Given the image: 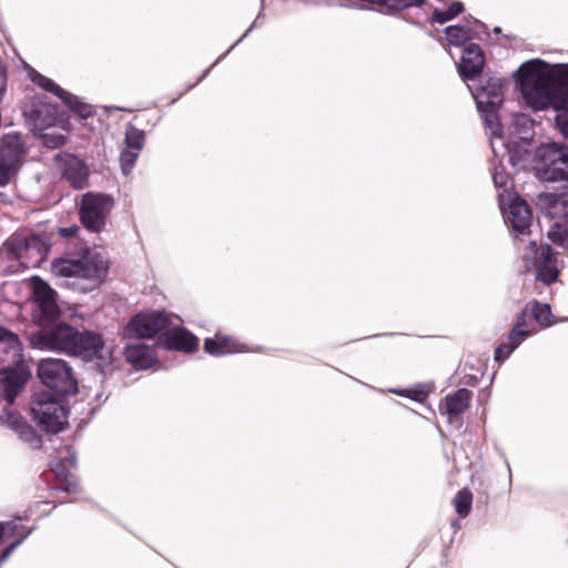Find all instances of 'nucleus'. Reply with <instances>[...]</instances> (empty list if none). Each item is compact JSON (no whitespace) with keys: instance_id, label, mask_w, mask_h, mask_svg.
Listing matches in <instances>:
<instances>
[{"instance_id":"obj_1","label":"nucleus","mask_w":568,"mask_h":568,"mask_svg":"<svg viewBox=\"0 0 568 568\" xmlns=\"http://www.w3.org/2000/svg\"><path fill=\"white\" fill-rule=\"evenodd\" d=\"M518 72L526 102L535 110L554 106L557 128L568 138V64L550 65L536 59L523 63Z\"/></svg>"},{"instance_id":"obj_2","label":"nucleus","mask_w":568,"mask_h":568,"mask_svg":"<svg viewBox=\"0 0 568 568\" xmlns=\"http://www.w3.org/2000/svg\"><path fill=\"white\" fill-rule=\"evenodd\" d=\"M32 344L41 349H51L79 356L84 361L102 358L103 339L93 332H78L64 323H50L32 336Z\"/></svg>"},{"instance_id":"obj_3","label":"nucleus","mask_w":568,"mask_h":568,"mask_svg":"<svg viewBox=\"0 0 568 568\" xmlns=\"http://www.w3.org/2000/svg\"><path fill=\"white\" fill-rule=\"evenodd\" d=\"M473 97L476 100L485 126L490 131V144L494 155L500 158V162L507 156L511 165H518L521 155L526 154L527 150L513 152L509 143L505 141L501 134L503 128L498 116V109L503 104V83L500 80H489L486 85H483L473 93Z\"/></svg>"},{"instance_id":"obj_4","label":"nucleus","mask_w":568,"mask_h":568,"mask_svg":"<svg viewBox=\"0 0 568 568\" xmlns=\"http://www.w3.org/2000/svg\"><path fill=\"white\" fill-rule=\"evenodd\" d=\"M52 273L64 278V285L80 292H89L105 276L108 266L98 256L83 255L81 258H58L52 262Z\"/></svg>"},{"instance_id":"obj_5","label":"nucleus","mask_w":568,"mask_h":568,"mask_svg":"<svg viewBox=\"0 0 568 568\" xmlns=\"http://www.w3.org/2000/svg\"><path fill=\"white\" fill-rule=\"evenodd\" d=\"M535 169L539 179L548 182H562L568 190V146L551 142L536 151Z\"/></svg>"},{"instance_id":"obj_6","label":"nucleus","mask_w":568,"mask_h":568,"mask_svg":"<svg viewBox=\"0 0 568 568\" xmlns=\"http://www.w3.org/2000/svg\"><path fill=\"white\" fill-rule=\"evenodd\" d=\"M47 247L43 241L38 235H32L24 240L12 239L6 243V247L0 252V262L8 261L3 267L0 266V273L8 275L19 272L22 267H29L30 263L27 261V255L37 253L33 264L39 263Z\"/></svg>"},{"instance_id":"obj_7","label":"nucleus","mask_w":568,"mask_h":568,"mask_svg":"<svg viewBox=\"0 0 568 568\" xmlns=\"http://www.w3.org/2000/svg\"><path fill=\"white\" fill-rule=\"evenodd\" d=\"M38 375L41 382L55 395L64 396L77 392V381L71 367L60 358H44L39 362Z\"/></svg>"},{"instance_id":"obj_8","label":"nucleus","mask_w":568,"mask_h":568,"mask_svg":"<svg viewBox=\"0 0 568 568\" xmlns=\"http://www.w3.org/2000/svg\"><path fill=\"white\" fill-rule=\"evenodd\" d=\"M31 413L38 425L48 433H59L67 424V408L49 394L37 395Z\"/></svg>"},{"instance_id":"obj_9","label":"nucleus","mask_w":568,"mask_h":568,"mask_svg":"<svg viewBox=\"0 0 568 568\" xmlns=\"http://www.w3.org/2000/svg\"><path fill=\"white\" fill-rule=\"evenodd\" d=\"M113 207L110 195L89 192L82 196L80 206V221L91 232H100Z\"/></svg>"},{"instance_id":"obj_10","label":"nucleus","mask_w":568,"mask_h":568,"mask_svg":"<svg viewBox=\"0 0 568 568\" xmlns=\"http://www.w3.org/2000/svg\"><path fill=\"white\" fill-rule=\"evenodd\" d=\"M27 149L19 133H8L0 146V186L7 185L21 165Z\"/></svg>"},{"instance_id":"obj_11","label":"nucleus","mask_w":568,"mask_h":568,"mask_svg":"<svg viewBox=\"0 0 568 568\" xmlns=\"http://www.w3.org/2000/svg\"><path fill=\"white\" fill-rule=\"evenodd\" d=\"M164 312H149L135 315L131 318L128 329L134 332L141 338H151L158 333H164L171 325V318Z\"/></svg>"},{"instance_id":"obj_12","label":"nucleus","mask_w":568,"mask_h":568,"mask_svg":"<svg viewBox=\"0 0 568 568\" xmlns=\"http://www.w3.org/2000/svg\"><path fill=\"white\" fill-rule=\"evenodd\" d=\"M33 295L38 310V320L41 326L53 323L60 310L55 301V292L42 280H33Z\"/></svg>"},{"instance_id":"obj_13","label":"nucleus","mask_w":568,"mask_h":568,"mask_svg":"<svg viewBox=\"0 0 568 568\" xmlns=\"http://www.w3.org/2000/svg\"><path fill=\"white\" fill-rule=\"evenodd\" d=\"M58 171L74 189H83L87 186L89 178V169L87 164L73 154L63 153L55 156Z\"/></svg>"},{"instance_id":"obj_14","label":"nucleus","mask_w":568,"mask_h":568,"mask_svg":"<svg viewBox=\"0 0 568 568\" xmlns=\"http://www.w3.org/2000/svg\"><path fill=\"white\" fill-rule=\"evenodd\" d=\"M31 80L33 83L41 87L43 90L48 92H52L58 98H60L64 104L70 108V110L78 113L81 118L87 119L92 115V106L81 102L78 97L67 92L61 87H59L57 83H54L51 79L42 75L39 72L32 71Z\"/></svg>"},{"instance_id":"obj_15","label":"nucleus","mask_w":568,"mask_h":568,"mask_svg":"<svg viewBox=\"0 0 568 568\" xmlns=\"http://www.w3.org/2000/svg\"><path fill=\"white\" fill-rule=\"evenodd\" d=\"M180 318L172 316L171 325L159 337V344L163 345L166 349H175L182 352H192L197 347L199 339L180 327Z\"/></svg>"},{"instance_id":"obj_16","label":"nucleus","mask_w":568,"mask_h":568,"mask_svg":"<svg viewBox=\"0 0 568 568\" xmlns=\"http://www.w3.org/2000/svg\"><path fill=\"white\" fill-rule=\"evenodd\" d=\"M22 344L17 334L0 326V363L13 365L23 357Z\"/></svg>"},{"instance_id":"obj_17","label":"nucleus","mask_w":568,"mask_h":568,"mask_svg":"<svg viewBox=\"0 0 568 568\" xmlns=\"http://www.w3.org/2000/svg\"><path fill=\"white\" fill-rule=\"evenodd\" d=\"M508 201V210L504 212L505 221L514 231L525 234L531 224V212L528 205L519 199Z\"/></svg>"},{"instance_id":"obj_18","label":"nucleus","mask_w":568,"mask_h":568,"mask_svg":"<svg viewBox=\"0 0 568 568\" xmlns=\"http://www.w3.org/2000/svg\"><path fill=\"white\" fill-rule=\"evenodd\" d=\"M485 63L484 52L477 44H469L463 53L458 71L464 79L471 80L483 71Z\"/></svg>"},{"instance_id":"obj_19","label":"nucleus","mask_w":568,"mask_h":568,"mask_svg":"<svg viewBox=\"0 0 568 568\" xmlns=\"http://www.w3.org/2000/svg\"><path fill=\"white\" fill-rule=\"evenodd\" d=\"M536 270L537 278L545 284H551L557 280L556 258L549 245H544L536 251Z\"/></svg>"},{"instance_id":"obj_20","label":"nucleus","mask_w":568,"mask_h":568,"mask_svg":"<svg viewBox=\"0 0 568 568\" xmlns=\"http://www.w3.org/2000/svg\"><path fill=\"white\" fill-rule=\"evenodd\" d=\"M474 27L468 24L449 26L445 29V33L449 44L462 47L467 41L480 38L481 32H486V26L478 20L474 21Z\"/></svg>"},{"instance_id":"obj_21","label":"nucleus","mask_w":568,"mask_h":568,"mask_svg":"<svg viewBox=\"0 0 568 568\" xmlns=\"http://www.w3.org/2000/svg\"><path fill=\"white\" fill-rule=\"evenodd\" d=\"M204 349L213 356H223L246 351L243 344L230 336L221 334H216L214 338H206L204 341Z\"/></svg>"},{"instance_id":"obj_22","label":"nucleus","mask_w":568,"mask_h":568,"mask_svg":"<svg viewBox=\"0 0 568 568\" xmlns=\"http://www.w3.org/2000/svg\"><path fill=\"white\" fill-rule=\"evenodd\" d=\"M538 205L547 215L555 220H568V200L557 194H541Z\"/></svg>"},{"instance_id":"obj_23","label":"nucleus","mask_w":568,"mask_h":568,"mask_svg":"<svg viewBox=\"0 0 568 568\" xmlns=\"http://www.w3.org/2000/svg\"><path fill=\"white\" fill-rule=\"evenodd\" d=\"M471 400V392L467 388H459L445 397V414L452 420L462 415Z\"/></svg>"},{"instance_id":"obj_24","label":"nucleus","mask_w":568,"mask_h":568,"mask_svg":"<svg viewBox=\"0 0 568 568\" xmlns=\"http://www.w3.org/2000/svg\"><path fill=\"white\" fill-rule=\"evenodd\" d=\"M126 358L138 368H149L155 362V354L152 347L136 343L126 347Z\"/></svg>"},{"instance_id":"obj_25","label":"nucleus","mask_w":568,"mask_h":568,"mask_svg":"<svg viewBox=\"0 0 568 568\" xmlns=\"http://www.w3.org/2000/svg\"><path fill=\"white\" fill-rule=\"evenodd\" d=\"M31 534V529L26 530L13 521L0 523V542L4 537L19 536V538L8 546L1 555L0 562L7 560L13 550Z\"/></svg>"},{"instance_id":"obj_26","label":"nucleus","mask_w":568,"mask_h":568,"mask_svg":"<svg viewBox=\"0 0 568 568\" xmlns=\"http://www.w3.org/2000/svg\"><path fill=\"white\" fill-rule=\"evenodd\" d=\"M22 112L38 128L50 125L54 115L51 108L43 103L24 105Z\"/></svg>"},{"instance_id":"obj_27","label":"nucleus","mask_w":568,"mask_h":568,"mask_svg":"<svg viewBox=\"0 0 568 568\" xmlns=\"http://www.w3.org/2000/svg\"><path fill=\"white\" fill-rule=\"evenodd\" d=\"M493 181L498 190L500 207L504 210L506 200H510L511 197L513 185L510 183L509 175L503 169L495 166L493 171Z\"/></svg>"},{"instance_id":"obj_28","label":"nucleus","mask_w":568,"mask_h":568,"mask_svg":"<svg viewBox=\"0 0 568 568\" xmlns=\"http://www.w3.org/2000/svg\"><path fill=\"white\" fill-rule=\"evenodd\" d=\"M452 503L458 516L465 518L471 509L473 493L467 488H463L456 494Z\"/></svg>"},{"instance_id":"obj_29","label":"nucleus","mask_w":568,"mask_h":568,"mask_svg":"<svg viewBox=\"0 0 568 568\" xmlns=\"http://www.w3.org/2000/svg\"><path fill=\"white\" fill-rule=\"evenodd\" d=\"M513 128L514 133L518 135V138L527 142L532 136V122L531 120L525 115V114H516L513 118Z\"/></svg>"},{"instance_id":"obj_30","label":"nucleus","mask_w":568,"mask_h":568,"mask_svg":"<svg viewBox=\"0 0 568 568\" xmlns=\"http://www.w3.org/2000/svg\"><path fill=\"white\" fill-rule=\"evenodd\" d=\"M464 10V4L460 1H454L447 10L435 9L432 14V20L438 23H445L453 20Z\"/></svg>"},{"instance_id":"obj_31","label":"nucleus","mask_w":568,"mask_h":568,"mask_svg":"<svg viewBox=\"0 0 568 568\" xmlns=\"http://www.w3.org/2000/svg\"><path fill=\"white\" fill-rule=\"evenodd\" d=\"M464 10V4L460 1H454L447 10L435 9L432 14V20L438 23H445L453 20Z\"/></svg>"},{"instance_id":"obj_32","label":"nucleus","mask_w":568,"mask_h":568,"mask_svg":"<svg viewBox=\"0 0 568 568\" xmlns=\"http://www.w3.org/2000/svg\"><path fill=\"white\" fill-rule=\"evenodd\" d=\"M548 237L560 246H568V222H556L548 231Z\"/></svg>"},{"instance_id":"obj_33","label":"nucleus","mask_w":568,"mask_h":568,"mask_svg":"<svg viewBox=\"0 0 568 568\" xmlns=\"http://www.w3.org/2000/svg\"><path fill=\"white\" fill-rule=\"evenodd\" d=\"M125 144L129 150H136L140 152L144 144L143 131L130 125L125 132Z\"/></svg>"},{"instance_id":"obj_34","label":"nucleus","mask_w":568,"mask_h":568,"mask_svg":"<svg viewBox=\"0 0 568 568\" xmlns=\"http://www.w3.org/2000/svg\"><path fill=\"white\" fill-rule=\"evenodd\" d=\"M136 150L124 149L120 154L121 170L124 175H129L139 158Z\"/></svg>"},{"instance_id":"obj_35","label":"nucleus","mask_w":568,"mask_h":568,"mask_svg":"<svg viewBox=\"0 0 568 568\" xmlns=\"http://www.w3.org/2000/svg\"><path fill=\"white\" fill-rule=\"evenodd\" d=\"M429 392L430 388L427 385H418L414 388L405 390H394L396 394L409 397L419 403H423L428 397Z\"/></svg>"},{"instance_id":"obj_36","label":"nucleus","mask_w":568,"mask_h":568,"mask_svg":"<svg viewBox=\"0 0 568 568\" xmlns=\"http://www.w3.org/2000/svg\"><path fill=\"white\" fill-rule=\"evenodd\" d=\"M58 476L57 487L67 493H74L78 490L79 484L74 476L70 474H63L62 471L55 470Z\"/></svg>"},{"instance_id":"obj_37","label":"nucleus","mask_w":568,"mask_h":568,"mask_svg":"<svg viewBox=\"0 0 568 568\" xmlns=\"http://www.w3.org/2000/svg\"><path fill=\"white\" fill-rule=\"evenodd\" d=\"M529 329L526 327L524 318H520L516 326L511 329L508 336V342L511 344L516 343V347L521 343V341L529 335Z\"/></svg>"},{"instance_id":"obj_38","label":"nucleus","mask_w":568,"mask_h":568,"mask_svg":"<svg viewBox=\"0 0 568 568\" xmlns=\"http://www.w3.org/2000/svg\"><path fill=\"white\" fill-rule=\"evenodd\" d=\"M424 0H386L385 10L400 11L410 7H420Z\"/></svg>"},{"instance_id":"obj_39","label":"nucleus","mask_w":568,"mask_h":568,"mask_svg":"<svg viewBox=\"0 0 568 568\" xmlns=\"http://www.w3.org/2000/svg\"><path fill=\"white\" fill-rule=\"evenodd\" d=\"M4 417L7 423H9L13 428L21 429L22 434H33V430L22 423L21 417L18 414L13 412H4L0 418L4 419Z\"/></svg>"},{"instance_id":"obj_40","label":"nucleus","mask_w":568,"mask_h":568,"mask_svg":"<svg viewBox=\"0 0 568 568\" xmlns=\"http://www.w3.org/2000/svg\"><path fill=\"white\" fill-rule=\"evenodd\" d=\"M517 348L516 347V343L515 344H511L510 342H507V343H503L500 344L496 351H495V359L497 362H503L505 361L511 353L513 351Z\"/></svg>"},{"instance_id":"obj_41","label":"nucleus","mask_w":568,"mask_h":568,"mask_svg":"<svg viewBox=\"0 0 568 568\" xmlns=\"http://www.w3.org/2000/svg\"><path fill=\"white\" fill-rule=\"evenodd\" d=\"M534 313H535L536 321L541 323L548 318V315L550 314V310H549V306L546 304L545 305L536 304Z\"/></svg>"},{"instance_id":"obj_42","label":"nucleus","mask_w":568,"mask_h":568,"mask_svg":"<svg viewBox=\"0 0 568 568\" xmlns=\"http://www.w3.org/2000/svg\"><path fill=\"white\" fill-rule=\"evenodd\" d=\"M2 387H3V394H4V398L7 400V404L10 406L13 404L16 396L20 389L14 388V387H8V386H2Z\"/></svg>"},{"instance_id":"obj_43","label":"nucleus","mask_w":568,"mask_h":568,"mask_svg":"<svg viewBox=\"0 0 568 568\" xmlns=\"http://www.w3.org/2000/svg\"><path fill=\"white\" fill-rule=\"evenodd\" d=\"M80 231V227L78 225H71L68 227H60L59 229V235L62 237H72L77 235V233Z\"/></svg>"},{"instance_id":"obj_44","label":"nucleus","mask_w":568,"mask_h":568,"mask_svg":"<svg viewBox=\"0 0 568 568\" xmlns=\"http://www.w3.org/2000/svg\"><path fill=\"white\" fill-rule=\"evenodd\" d=\"M64 143V138L62 135L51 138L49 134L44 135V144L51 148H55L62 145Z\"/></svg>"},{"instance_id":"obj_45","label":"nucleus","mask_w":568,"mask_h":568,"mask_svg":"<svg viewBox=\"0 0 568 568\" xmlns=\"http://www.w3.org/2000/svg\"><path fill=\"white\" fill-rule=\"evenodd\" d=\"M68 463L70 464V466L74 467L75 466V457L73 455H70L68 457Z\"/></svg>"},{"instance_id":"obj_46","label":"nucleus","mask_w":568,"mask_h":568,"mask_svg":"<svg viewBox=\"0 0 568 568\" xmlns=\"http://www.w3.org/2000/svg\"><path fill=\"white\" fill-rule=\"evenodd\" d=\"M495 32H500V28H495Z\"/></svg>"}]
</instances>
